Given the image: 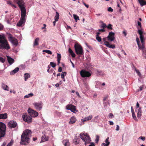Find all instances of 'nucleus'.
Listing matches in <instances>:
<instances>
[{
	"label": "nucleus",
	"instance_id": "nucleus-1",
	"mask_svg": "<svg viewBox=\"0 0 146 146\" xmlns=\"http://www.w3.org/2000/svg\"><path fill=\"white\" fill-rule=\"evenodd\" d=\"M31 133V131L27 129L23 132L21 137V144H26L28 143L30 140L29 135Z\"/></svg>",
	"mask_w": 146,
	"mask_h": 146
},
{
	"label": "nucleus",
	"instance_id": "nucleus-2",
	"mask_svg": "<svg viewBox=\"0 0 146 146\" xmlns=\"http://www.w3.org/2000/svg\"><path fill=\"white\" fill-rule=\"evenodd\" d=\"M0 43L1 44V46L3 48L8 49L10 48L4 35H0Z\"/></svg>",
	"mask_w": 146,
	"mask_h": 146
},
{
	"label": "nucleus",
	"instance_id": "nucleus-3",
	"mask_svg": "<svg viewBox=\"0 0 146 146\" xmlns=\"http://www.w3.org/2000/svg\"><path fill=\"white\" fill-rule=\"evenodd\" d=\"M80 137L85 142V145L90 143L91 141L90 138L87 133L82 132L80 134Z\"/></svg>",
	"mask_w": 146,
	"mask_h": 146
},
{
	"label": "nucleus",
	"instance_id": "nucleus-4",
	"mask_svg": "<svg viewBox=\"0 0 146 146\" xmlns=\"http://www.w3.org/2000/svg\"><path fill=\"white\" fill-rule=\"evenodd\" d=\"M14 1L19 6L21 13L26 12V10L25 6V3L23 0H14Z\"/></svg>",
	"mask_w": 146,
	"mask_h": 146
},
{
	"label": "nucleus",
	"instance_id": "nucleus-5",
	"mask_svg": "<svg viewBox=\"0 0 146 146\" xmlns=\"http://www.w3.org/2000/svg\"><path fill=\"white\" fill-rule=\"evenodd\" d=\"M26 12L21 13V17L20 21L17 24V26L18 27L23 26L26 21L25 16Z\"/></svg>",
	"mask_w": 146,
	"mask_h": 146
},
{
	"label": "nucleus",
	"instance_id": "nucleus-6",
	"mask_svg": "<svg viewBox=\"0 0 146 146\" xmlns=\"http://www.w3.org/2000/svg\"><path fill=\"white\" fill-rule=\"evenodd\" d=\"M76 52L77 54H82L83 51L82 48L80 44L75 43L74 46Z\"/></svg>",
	"mask_w": 146,
	"mask_h": 146
},
{
	"label": "nucleus",
	"instance_id": "nucleus-7",
	"mask_svg": "<svg viewBox=\"0 0 146 146\" xmlns=\"http://www.w3.org/2000/svg\"><path fill=\"white\" fill-rule=\"evenodd\" d=\"M6 125L2 122H0V138L4 137L5 134Z\"/></svg>",
	"mask_w": 146,
	"mask_h": 146
},
{
	"label": "nucleus",
	"instance_id": "nucleus-8",
	"mask_svg": "<svg viewBox=\"0 0 146 146\" xmlns=\"http://www.w3.org/2000/svg\"><path fill=\"white\" fill-rule=\"evenodd\" d=\"M8 39L13 45L16 46L18 45V40L14 37H13L11 34H9Z\"/></svg>",
	"mask_w": 146,
	"mask_h": 146
},
{
	"label": "nucleus",
	"instance_id": "nucleus-9",
	"mask_svg": "<svg viewBox=\"0 0 146 146\" xmlns=\"http://www.w3.org/2000/svg\"><path fill=\"white\" fill-rule=\"evenodd\" d=\"M81 76L82 77L88 78L91 75V72L84 70H82L80 72Z\"/></svg>",
	"mask_w": 146,
	"mask_h": 146
},
{
	"label": "nucleus",
	"instance_id": "nucleus-10",
	"mask_svg": "<svg viewBox=\"0 0 146 146\" xmlns=\"http://www.w3.org/2000/svg\"><path fill=\"white\" fill-rule=\"evenodd\" d=\"M35 108L37 110L40 111L42 109L43 104L42 101L34 102L33 104Z\"/></svg>",
	"mask_w": 146,
	"mask_h": 146
},
{
	"label": "nucleus",
	"instance_id": "nucleus-11",
	"mask_svg": "<svg viewBox=\"0 0 146 146\" xmlns=\"http://www.w3.org/2000/svg\"><path fill=\"white\" fill-rule=\"evenodd\" d=\"M107 37L102 38V40L104 42V44L108 47L112 49L114 48L115 47V45L110 44L109 42L107 41Z\"/></svg>",
	"mask_w": 146,
	"mask_h": 146
},
{
	"label": "nucleus",
	"instance_id": "nucleus-12",
	"mask_svg": "<svg viewBox=\"0 0 146 146\" xmlns=\"http://www.w3.org/2000/svg\"><path fill=\"white\" fill-rule=\"evenodd\" d=\"M28 112L29 115L32 117H35L37 116L38 115V113L35 110L31 108H29L28 110Z\"/></svg>",
	"mask_w": 146,
	"mask_h": 146
},
{
	"label": "nucleus",
	"instance_id": "nucleus-13",
	"mask_svg": "<svg viewBox=\"0 0 146 146\" xmlns=\"http://www.w3.org/2000/svg\"><path fill=\"white\" fill-rule=\"evenodd\" d=\"M115 34L113 32H110L109 33L108 36H107V40L110 41H112L114 40Z\"/></svg>",
	"mask_w": 146,
	"mask_h": 146
},
{
	"label": "nucleus",
	"instance_id": "nucleus-14",
	"mask_svg": "<svg viewBox=\"0 0 146 146\" xmlns=\"http://www.w3.org/2000/svg\"><path fill=\"white\" fill-rule=\"evenodd\" d=\"M23 118L24 121L28 123H30L32 121V118L29 115H23Z\"/></svg>",
	"mask_w": 146,
	"mask_h": 146
},
{
	"label": "nucleus",
	"instance_id": "nucleus-15",
	"mask_svg": "<svg viewBox=\"0 0 146 146\" xmlns=\"http://www.w3.org/2000/svg\"><path fill=\"white\" fill-rule=\"evenodd\" d=\"M138 32L140 35V39L141 42L142 44H143V43H144V36L143 35V32L141 30H138Z\"/></svg>",
	"mask_w": 146,
	"mask_h": 146
},
{
	"label": "nucleus",
	"instance_id": "nucleus-16",
	"mask_svg": "<svg viewBox=\"0 0 146 146\" xmlns=\"http://www.w3.org/2000/svg\"><path fill=\"white\" fill-rule=\"evenodd\" d=\"M8 124L9 126L11 128L15 127L17 125V123L13 121H10Z\"/></svg>",
	"mask_w": 146,
	"mask_h": 146
},
{
	"label": "nucleus",
	"instance_id": "nucleus-17",
	"mask_svg": "<svg viewBox=\"0 0 146 146\" xmlns=\"http://www.w3.org/2000/svg\"><path fill=\"white\" fill-rule=\"evenodd\" d=\"M7 57L8 62L10 65H11L14 62V60L8 56L7 55Z\"/></svg>",
	"mask_w": 146,
	"mask_h": 146
},
{
	"label": "nucleus",
	"instance_id": "nucleus-18",
	"mask_svg": "<svg viewBox=\"0 0 146 146\" xmlns=\"http://www.w3.org/2000/svg\"><path fill=\"white\" fill-rule=\"evenodd\" d=\"M70 120L69 123L70 124H72L76 122V119L74 116H72L70 118Z\"/></svg>",
	"mask_w": 146,
	"mask_h": 146
},
{
	"label": "nucleus",
	"instance_id": "nucleus-19",
	"mask_svg": "<svg viewBox=\"0 0 146 146\" xmlns=\"http://www.w3.org/2000/svg\"><path fill=\"white\" fill-rule=\"evenodd\" d=\"M142 50L143 54L144 56L146 57V48H145L144 45V43L142 44V47L141 48H139Z\"/></svg>",
	"mask_w": 146,
	"mask_h": 146
},
{
	"label": "nucleus",
	"instance_id": "nucleus-20",
	"mask_svg": "<svg viewBox=\"0 0 146 146\" xmlns=\"http://www.w3.org/2000/svg\"><path fill=\"white\" fill-rule=\"evenodd\" d=\"M62 143L64 146H70V143L68 139L64 140L62 141Z\"/></svg>",
	"mask_w": 146,
	"mask_h": 146
},
{
	"label": "nucleus",
	"instance_id": "nucleus-21",
	"mask_svg": "<svg viewBox=\"0 0 146 146\" xmlns=\"http://www.w3.org/2000/svg\"><path fill=\"white\" fill-rule=\"evenodd\" d=\"M19 70V68L18 67L16 68L14 70L11 72L10 73V75H13L15 74L18 72Z\"/></svg>",
	"mask_w": 146,
	"mask_h": 146
},
{
	"label": "nucleus",
	"instance_id": "nucleus-22",
	"mask_svg": "<svg viewBox=\"0 0 146 146\" xmlns=\"http://www.w3.org/2000/svg\"><path fill=\"white\" fill-rule=\"evenodd\" d=\"M2 88L5 90L8 91L9 90V88L8 86L4 84H2Z\"/></svg>",
	"mask_w": 146,
	"mask_h": 146
},
{
	"label": "nucleus",
	"instance_id": "nucleus-23",
	"mask_svg": "<svg viewBox=\"0 0 146 146\" xmlns=\"http://www.w3.org/2000/svg\"><path fill=\"white\" fill-rule=\"evenodd\" d=\"M7 117V113L1 114H0V119H5Z\"/></svg>",
	"mask_w": 146,
	"mask_h": 146
},
{
	"label": "nucleus",
	"instance_id": "nucleus-24",
	"mask_svg": "<svg viewBox=\"0 0 146 146\" xmlns=\"http://www.w3.org/2000/svg\"><path fill=\"white\" fill-rule=\"evenodd\" d=\"M39 40V38H37L35 39L33 44V46H35L38 45V42Z\"/></svg>",
	"mask_w": 146,
	"mask_h": 146
},
{
	"label": "nucleus",
	"instance_id": "nucleus-25",
	"mask_svg": "<svg viewBox=\"0 0 146 146\" xmlns=\"http://www.w3.org/2000/svg\"><path fill=\"white\" fill-rule=\"evenodd\" d=\"M70 111L74 113H76L78 111V110L76 109V107L73 105L72 106Z\"/></svg>",
	"mask_w": 146,
	"mask_h": 146
},
{
	"label": "nucleus",
	"instance_id": "nucleus-26",
	"mask_svg": "<svg viewBox=\"0 0 146 146\" xmlns=\"http://www.w3.org/2000/svg\"><path fill=\"white\" fill-rule=\"evenodd\" d=\"M24 76L25 78V80L26 81L30 77V76L29 74L25 73L24 74Z\"/></svg>",
	"mask_w": 146,
	"mask_h": 146
},
{
	"label": "nucleus",
	"instance_id": "nucleus-27",
	"mask_svg": "<svg viewBox=\"0 0 146 146\" xmlns=\"http://www.w3.org/2000/svg\"><path fill=\"white\" fill-rule=\"evenodd\" d=\"M79 137L75 136L74 139L73 141L76 144H78L79 143Z\"/></svg>",
	"mask_w": 146,
	"mask_h": 146
},
{
	"label": "nucleus",
	"instance_id": "nucleus-28",
	"mask_svg": "<svg viewBox=\"0 0 146 146\" xmlns=\"http://www.w3.org/2000/svg\"><path fill=\"white\" fill-rule=\"evenodd\" d=\"M139 3L142 6L144 5H146V1H144L143 0H138Z\"/></svg>",
	"mask_w": 146,
	"mask_h": 146
},
{
	"label": "nucleus",
	"instance_id": "nucleus-29",
	"mask_svg": "<svg viewBox=\"0 0 146 146\" xmlns=\"http://www.w3.org/2000/svg\"><path fill=\"white\" fill-rule=\"evenodd\" d=\"M57 58L58 65L60 63V61L61 58V55L60 54L57 53Z\"/></svg>",
	"mask_w": 146,
	"mask_h": 146
},
{
	"label": "nucleus",
	"instance_id": "nucleus-30",
	"mask_svg": "<svg viewBox=\"0 0 146 146\" xmlns=\"http://www.w3.org/2000/svg\"><path fill=\"white\" fill-rule=\"evenodd\" d=\"M68 51H69V53H70L71 54L72 56L73 57H75L76 54H75V53H74L73 52V51H72V50L70 48H69V49Z\"/></svg>",
	"mask_w": 146,
	"mask_h": 146
},
{
	"label": "nucleus",
	"instance_id": "nucleus-31",
	"mask_svg": "<svg viewBox=\"0 0 146 146\" xmlns=\"http://www.w3.org/2000/svg\"><path fill=\"white\" fill-rule=\"evenodd\" d=\"M34 94L32 93H31L29 94H28L25 95L24 97V98H27L30 97H32L33 96Z\"/></svg>",
	"mask_w": 146,
	"mask_h": 146
},
{
	"label": "nucleus",
	"instance_id": "nucleus-32",
	"mask_svg": "<svg viewBox=\"0 0 146 146\" xmlns=\"http://www.w3.org/2000/svg\"><path fill=\"white\" fill-rule=\"evenodd\" d=\"M96 74L97 75L103 76L104 75V74L103 72L101 71L97 70L96 71Z\"/></svg>",
	"mask_w": 146,
	"mask_h": 146
},
{
	"label": "nucleus",
	"instance_id": "nucleus-33",
	"mask_svg": "<svg viewBox=\"0 0 146 146\" xmlns=\"http://www.w3.org/2000/svg\"><path fill=\"white\" fill-rule=\"evenodd\" d=\"M96 88H99V87L101 85V82L98 81H97L96 82Z\"/></svg>",
	"mask_w": 146,
	"mask_h": 146
},
{
	"label": "nucleus",
	"instance_id": "nucleus-34",
	"mask_svg": "<svg viewBox=\"0 0 146 146\" xmlns=\"http://www.w3.org/2000/svg\"><path fill=\"white\" fill-rule=\"evenodd\" d=\"M59 15L57 12H56V15L54 17V20L56 21H58L59 19Z\"/></svg>",
	"mask_w": 146,
	"mask_h": 146
},
{
	"label": "nucleus",
	"instance_id": "nucleus-35",
	"mask_svg": "<svg viewBox=\"0 0 146 146\" xmlns=\"http://www.w3.org/2000/svg\"><path fill=\"white\" fill-rule=\"evenodd\" d=\"M109 137L107 138L105 141L104 144L107 146H108L110 144V142L109 141Z\"/></svg>",
	"mask_w": 146,
	"mask_h": 146
},
{
	"label": "nucleus",
	"instance_id": "nucleus-36",
	"mask_svg": "<svg viewBox=\"0 0 146 146\" xmlns=\"http://www.w3.org/2000/svg\"><path fill=\"white\" fill-rule=\"evenodd\" d=\"M73 16L74 19L76 20V22H77V20H79V17L77 15L75 14H73Z\"/></svg>",
	"mask_w": 146,
	"mask_h": 146
},
{
	"label": "nucleus",
	"instance_id": "nucleus-37",
	"mask_svg": "<svg viewBox=\"0 0 146 146\" xmlns=\"http://www.w3.org/2000/svg\"><path fill=\"white\" fill-rule=\"evenodd\" d=\"M43 52H45L50 54H52V52L48 50H43Z\"/></svg>",
	"mask_w": 146,
	"mask_h": 146
},
{
	"label": "nucleus",
	"instance_id": "nucleus-38",
	"mask_svg": "<svg viewBox=\"0 0 146 146\" xmlns=\"http://www.w3.org/2000/svg\"><path fill=\"white\" fill-rule=\"evenodd\" d=\"M72 105L71 104H69L67 105L66 106V109L68 110H70L71 108H72Z\"/></svg>",
	"mask_w": 146,
	"mask_h": 146
},
{
	"label": "nucleus",
	"instance_id": "nucleus-39",
	"mask_svg": "<svg viewBox=\"0 0 146 146\" xmlns=\"http://www.w3.org/2000/svg\"><path fill=\"white\" fill-rule=\"evenodd\" d=\"M136 40L137 42V45H138L139 48H141V47H142V46H140L139 45V38L137 37L136 38Z\"/></svg>",
	"mask_w": 146,
	"mask_h": 146
},
{
	"label": "nucleus",
	"instance_id": "nucleus-40",
	"mask_svg": "<svg viewBox=\"0 0 146 146\" xmlns=\"http://www.w3.org/2000/svg\"><path fill=\"white\" fill-rule=\"evenodd\" d=\"M66 75V72H63L61 73V77L62 79L64 78V77Z\"/></svg>",
	"mask_w": 146,
	"mask_h": 146
},
{
	"label": "nucleus",
	"instance_id": "nucleus-41",
	"mask_svg": "<svg viewBox=\"0 0 146 146\" xmlns=\"http://www.w3.org/2000/svg\"><path fill=\"white\" fill-rule=\"evenodd\" d=\"M132 116L134 119L135 120H137V118L135 116V112H132Z\"/></svg>",
	"mask_w": 146,
	"mask_h": 146
},
{
	"label": "nucleus",
	"instance_id": "nucleus-42",
	"mask_svg": "<svg viewBox=\"0 0 146 146\" xmlns=\"http://www.w3.org/2000/svg\"><path fill=\"white\" fill-rule=\"evenodd\" d=\"M106 98H104L103 99V104H104V106H105L106 105V104H105L106 103L108 104V101H106Z\"/></svg>",
	"mask_w": 146,
	"mask_h": 146
},
{
	"label": "nucleus",
	"instance_id": "nucleus-43",
	"mask_svg": "<svg viewBox=\"0 0 146 146\" xmlns=\"http://www.w3.org/2000/svg\"><path fill=\"white\" fill-rule=\"evenodd\" d=\"M96 38L97 40L99 42H100L101 41L102 39L101 37L99 36H96Z\"/></svg>",
	"mask_w": 146,
	"mask_h": 146
},
{
	"label": "nucleus",
	"instance_id": "nucleus-44",
	"mask_svg": "<svg viewBox=\"0 0 146 146\" xmlns=\"http://www.w3.org/2000/svg\"><path fill=\"white\" fill-rule=\"evenodd\" d=\"M135 71H136V73L139 76H141V73L140 72L139 70H137L136 69H135Z\"/></svg>",
	"mask_w": 146,
	"mask_h": 146
},
{
	"label": "nucleus",
	"instance_id": "nucleus-45",
	"mask_svg": "<svg viewBox=\"0 0 146 146\" xmlns=\"http://www.w3.org/2000/svg\"><path fill=\"white\" fill-rule=\"evenodd\" d=\"M50 64L52 67L53 68L55 67L56 66V64L53 62H50Z\"/></svg>",
	"mask_w": 146,
	"mask_h": 146
},
{
	"label": "nucleus",
	"instance_id": "nucleus-46",
	"mask_svg": "<svg viewBox=\"0 0 146 146\" xmlns=\"http://www.w3.org/2000/svg\"><path fill=\"white\" fill-rule=\"evenodd\" d=\"M88 121L91 119L92 118V115H90L86 117Z\"/></svg>",
	"mask_w": 146,
	"mask_h": 146
},
{
	"label": "nucleus",
	"instance_id": "nucleus-47",
	"mask_svg": "<svg viewBox=\"0 0 146 146\" xmlns=\"http://www.w3.org/2000/svg\"><path fill=\"white\" fill-rule=\"evenodd\" d=\"M112 25L111 24H109L108 26L107 27V28L110 29H112Z\"/></svg>",
	"mask_w": 146,
	"mask_h": 146
},
{
	"label": "nucleus",
	"instance_id": "nucleus-48",
	"mask_svg": "<svg viewBox=\"0 0 146 146\" xmlns=\"http://www.w3.org/2000/svg\"><path fill=\"white\" fill-rule=\"evenodd\" d=\"M5 60L3 58L0 56V61L2 63H4L5 62Z\"/></svg>",
	"mask_w": 146,
	"mask_h": 146
},
{
	"label": "nucleus",
	"instance_id": "nucleus-49",
	"mask_svg": "<svg viewBox=\"0 0 146 146\" xmlns=\"http://www.w3.org/2000/svg\"><path fill=\"white\" fill-rule=\"evenodd\" d=\"M82 122H84V121H87V119L86 117L83 118L81 119Z\"/></svg>",
	"mask_w": 146,
	"mask_h": 146
},
{
	"label": "nucleus",
	"instance_id": "nucleus-50",
	"mask_svg": "<svg viewBox=\"0 0 146 146\" xmlns=\"http://www.w3.org/2000/svg\"><path fill=\"white\" fill-rule=\"evenodd\" d=\"M102 25L101 27H102L104 28L106 27L107 26H106V25L105 23H103V22H102Z\"/></svg>",
	"mask_w": 146,
	"mask_h": 146
},
{
	"label": "nucleus",
	"instance_id": "nucleus-51",
	"mask_svg": "<svg viewBox=\"0 0 146 146\" xmlns=\"http://www.w3.org/2000/svg\"><path fill=\"white\" fill-rule=\"evenodd\" d=\"M141 116V113L138 112L137 114V117L139 118H140Z\"/></svg>",
	"mask_w": 146,
	"mask_h": 146
},
{
	"label": "nucleus",
	"instance_id": "nucleus-52",
	"mask_svg": "<svg viewBox=\"0 0 146 146\" xmlns=\"http://www.w3.org/2000/svg\"><path fill=\"white\" fill-rule=\"evenodd\" d=\"M4 27L3 25L0 23V31L2 30L3 29Z\"/></svg>",
	"mask_w": 146,
	"mask_h": 146
},
{
	"label": "nucleus",
	"instance_id": "nucleus-53",
	"mask_svg": "<svg viewBox=\"0 0 146 146\" xmlns=\"http://www.w3.org/2000/svg\"><path fill=\"white\" fill-rule=\"evenodd\" d=\"M13 141H11L8 144L7 146H11L13 143Z\"/></svg>",
	"mask_w": 146,
	"mask_h": 146
},
{
	"label": "nucleus",
	"instance_id": "nucleus-54",
	"mask_svg": "<svg viewBox=\"0 0 146 146\" xmlns=\"http://www.w3.org/2000/svg\"><path fill=\"white\" fill-rule=\"evenodd\" d=\"M139 139H141L143 141H144L145 140V138L144 137H143L142 136H141L139 137Z\"/></svg>",
	"mask_w": 146,
	"mask_h": 146
},
{
	"label": "nucleus",
	"instance_id": "nucleus-55",
	"mask_svg": "<svg viewBox=\"0 0 146 146\" xmlns=\"http://www.w3.org/2000/svg\"><path fill=\"white\" fill-rule=\"evenodd\" d=\"M113 114L111 113H110L109 114V118H112L113 117Z\"/></svg>",
	"mask_w": 146,
	"mask_h": 146
},
{
	"label": "nucleus",
	"instance_id": "nucleus-56",
	"mask_svg": "<svg viewBox=\"0 0 146 146\" xmlns=\"http://www.w3.org/2000/svg\"><path fill=\"white\" fill-rule=\"evenodd\" d=\"M113 9L111 7H109L108 9V11L110 12H112Z\"/></svg>",
	"mask_w": 146,
	"mask_h": 146
},
{
	"label": "nucleus",
	"instance_id": "nucleus-57",
	"mask_svg": "<svg viewBox=\"0 0 146 146\" xmlns=\"http://www.w3.org/2000/svg\"><path fill=\"white\" fill-rule=\"evenodd\" d=\"M119 126L118 125H116V130L117 131H118L119 130Z\"/></svg>",
	"mask_w": 146,
	"mask_h": 146
},
{
	"label": "nucleus",
	"instance_id": "nucleus-58",
	"mask_svg": "<svg viewBox=\"0 0 146 146\" xmlns=\"http://www.w3.org/2000/svg\"><path fill=\"white\" fill-rule=\"evenodd\" d=\"M42 141H46L47 140V139H45L44 138V137L42 136Z\"/></svg>",
	"mask_w": 146,
	"mask_h": 146
},
{
	"label": "nucleus",
	"instance_id": "nucleus-59",
	"mask_svg": "<svg viewBox=\"0 0 146 146\" xmlns=\"http://www.w3.org/2000/svg\"><path fill=\"white\" fill-rule=\"evenodd\" d=\"M109 124L111 125H113V122L112 121H109Z\"/></svg>",
	"mask_w": 146,
	"mask_h": 146
},
{
	"label": "nucleus",
	"instance_id": "nucleus-60",
	"mask_svg": "<svg viewBox=\"0 0 146 146\" xmlns=\"http://www.w3.org/2000/svg\"><path fill=\"white\" fill-rule=\"evenodd\" d=\"M98 30L100 31H102V32H104L105 31V30L104 29H99Z\"/></svg>",
	"mask_w": 146,
	"mask_h": 146
},
{
	"label": "nucleus",
	"instance_id": "nucleus-61",
	"mask_svg": "<svg viewBox=\"0 0 146 146\" xmlns=\"http://www.w3.org/2000/svg\"><path fill=\"white\" fill-rule=\"evenodd\" d=\"M62 70V68L61 67H60L58 69V71L59 72H61Z\"/></svg>",
	"mask_w": 146,
	"mask_h": 146
},
{
	"label": "nucleus",
	"instance_id": "nucleus-62",
	"mask_svg": "<svg viewBox=\"0 0 146 146\" xmlns=\"http://www.w3.org/2000/svg\"><path fill=\"white\" fill-rule=\"evenodd\" d=\"M89 146H95V145L94 143H90V144L89 145Z\"/></svg>",
	"mask_w": 146,
	"mask_h": 146
},
{
	"label": "nucleus",
	"instance_id": "nucleus-63",
	"mask_svg": "<svg viewBox=\"0 0 146 146\" xmlns=\"http://www.w3.org/2000/svg\"><path fill=\"white\" fill-rule=\"evenodd\" d=\"M138 112L142 113V111L141 108H139Z\"/></svg>",
	"mask_w": 146,
	"mask_h": 146
},
{
	"label": "nucleus",
	"instance_id": "nucleus-64",
	"mask_svg": "<svg viewBox=\"0 0 146 146\" xmlns=\"http://www.w3.org/2000/svg\"><path fill=\"white\" fill-rule=\"evenodd\" d=\"M7 4L8 5H11V6L12 4V3L10 1L7 2Z\"/></svg>",
	"mask_w": 146,
	"mask_h": 146
}]
</instances>
